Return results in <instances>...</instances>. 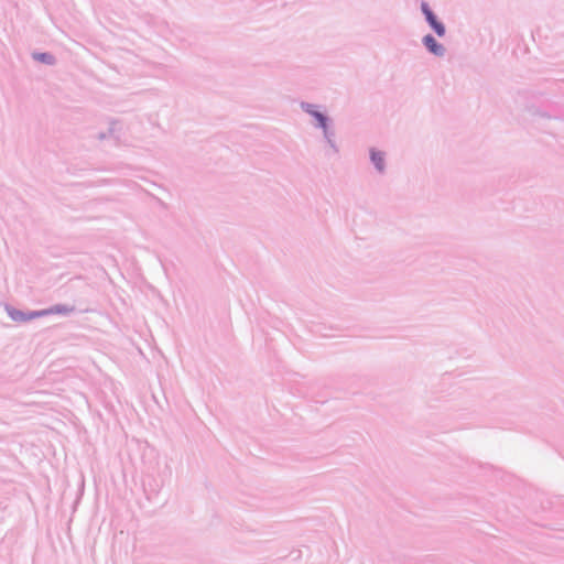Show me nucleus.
I'll return each instance as SVG.
<instances>
[{
	"label": "nucleus",
	"mask_w": 564,
	"mask_h": 564,
	"mask_svg": "<svg viewBox=\"0 0 564 564\" xmlns=\"http://www.w3.org/2000/svg\"><path fill=\"white\" fill-rule=\"evenodd\" d=\"M371 160L379 171L383 170V153L378 151H371Z\"/></svg>",
	"instance_id": "4"
},
{
	"label": "nucleus",
	"mask_w": 564,
	"mask_h": 564,
	"mask_svg": "<svg viewBox=\"0 0 564 564\" xmlns=\"http://www.w3.org/2000/svg\"><path fill=\"white\" fill-rule=\"evenodd\" d=\"M422 11L427 20V22L430 23V25L434 29V31L436 32V34L438 36H444L445 34V28L444 25L437 21L436 17L434 15V13L431 11V9L429 8L427 3L423 2L422 6Z\"/></svg>",
	"instance_id": "2"
},
{
	"label": "nucleus",
	"mask_w": 564,
	"mask_h": 564,
	"mask_svg": "<svg viewBox=\"0 0 564 564\" xmlns=\"http://www.w3.org/2000/svg\"><path fill=\"white\" fill-rule=\"evenodd\" d=\"M315 117L318 119L321 126L323 128H325L326 127L325 117L322 113H318V112L315 113Z\"/></svg>",
	"instance_id": "5"
},
{
	"label": "nucleus",
	"mask_w": 564,
	"mask_h": 564,
	"mask_svg": "<svg viewBox=\"0 0 564 564\" xmlns=\"http://www.w3.org/2000/svg\"><path fill=\"white\" fill-rule=\"evenodd\" d=\"M68 311L69 310H67L65 307L56 306V307H53V308H50V310L36 311V312H30V313H23V312L15 311V312L11 313V316L15 321L25 322V321L37 318V317H41V316H44V315H47V314L67 313Z\"/></svg>",
	"instance_id": "1"
},
{
	"label": "nucleus",
	"mask_w": 564,
	"mask_h": 564,
	"mask_svg": "<svg viewBox=\"0 0 564 564\" xmlns=\"http://www.w3.org/2000/svg\"><path fill=\"white\" fill-rule=\"evenodd\" d=\"M423 42L431 53L435 55H443L444 47L438 44L432 35L424 36Z\"/></svg>",
	"instance_id": "3"
}]
</instances>
